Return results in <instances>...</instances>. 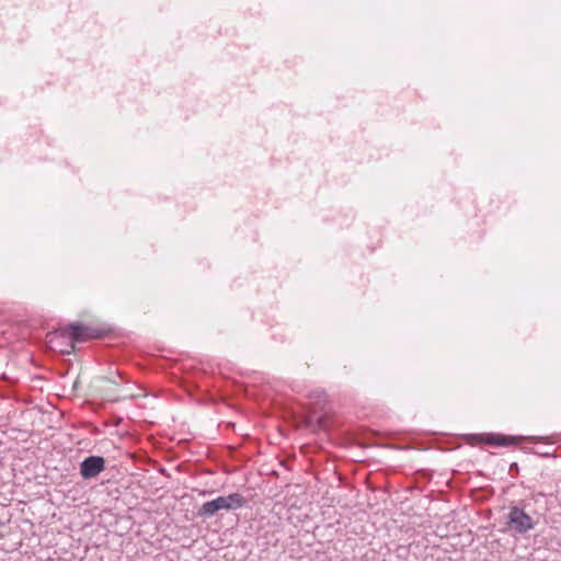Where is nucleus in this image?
I'll list each match as a JSON object with an SVG mask.
<instances>
[{"label": "nucleus", "mask_w": 561, "mask_h": 561, "mask_svg": "<svg viewBox=\"0 0 561 561\" xmlns=\"http://www.w3.org/2000/svg\"><path fill=\"white\" fill-rule=\"evenodd\" d=\"M245 504L247 500L240 493L218 496L213 501L205 502L198 510V516L211 517L220 511H234L243 507Z\"/></svg>", "instance_id": "1"}, {"label": "nucleus", "mask_w": 561, "mask_h": 561, "mask_svg": "<svg viewBox=\"0 0 561 561\" xmlns=\"http://www.w3.org/2000/svg\"><path fill=\"white\" fill-rule=\"evenodd\" d=\"M506 526L511 531L524 535L535 528L536 522L524 508L512 506L506 515Z\"/></svg>", "instance_id": "2"}, {"label": "nucleus", "mask_w": 561, "mask_h": 561, "mask_svg": "<svg viewBox=\"0 0 561 561\" xmlns=\"http://www.w3.org/2000/svg\"><path fill=\"white\" fill-rule=\"evenodd\" d=\"M111 332V329L96 324L72 323V342H85L91 339H102Z\"/></svg>", "instance_id": "3"}, {"label": "nucleus", "mask_w": 561, "mask_h": 561, "mask_svg": "<svg viewBox=\"0 0 561 561\" xmlns=\"http://www.w3.org/2000/svg\"><path fill=\"white\" fill-rule=\"evenodd\" d=\"M45 343L47 347L54 352L68 354L69 351L67 347L70 346V325L48 332L45 337Z\"/></svg>", "instance_id": "4"}, {"label": "nucleus", "mask_w": 561, "mask_h": 561, "mask_svg": "<svg viewBox=\"0 0 561 561\" xmlns=\"http://www.w3.org/2000/svg\"><path fill=\"white\" fill-rule=\"evenodd\" d=\"M105 469V459L101 456H89L80 463V474L84 480L96 478Z\"/></svg>", "instance_id": "5"}, {"label": "nucleus", "mask_w": 561, "mask_h": 561, "mask_svg": "<svg viewBox=\"0 0 561 561\" xmlns=\"http://www.w3.org/2000/svg\"><path fill=\"white\" fill-rule=\"evenodd\" d=\"M483 442L492 446H510L519 442V438L501 434H488L483 437Z\"/></svg>", "instance_id": "6"}, {"label": "nucleus", "mask_w": 561, "mask_h": 561, "mask_svg": "<svg viewBox=\"0 0 561 561\" xmlns=\"http://www.w3.org/2000/svg\"><path fill=\"white\" fill-rule=\"evenodd\" d=\"M316 422V428L325 430L327 428V419L324 416H318L316 413H312L310 416V422Z\"/></svg>", "instance_id": "7"}, {"label": "nucleus", "mask_w": 561, "mask_h": 561, "mask_svg": "<svg viewBox=\"0 0 561 561\" xmlns=\"http://www.w3.org/2000/svg\"><path fill=\"white\" fill-rule=\"evenodd\" d=\"M311 398L317 399V402L325 401V393L323 391H317L313 394H311Z\"/></svg>", "instance_id": "8"}, {"label": "nucleus", "mask_w": 561, "mask_h": 561, "mask_svg": "<svg viewBox=\"0 0 561 561\" xmlns=\"http://www.w3.org/2000/svg\"><path fill=\"white\" fill-rule=\"evenodd\" d=\"M79 382H80V375L78 376L77 380L72 383V390H77Z\"/></svg>", "instance_id": "9"}, {"label": "nucleus", "mask_w": 561, "mask_h": 561, "mask_svg": "<svg viewBox=\"0 0 561 561\" xmlns=\"http://www.w3.org/2000/svg\"><path fill=\"white\" fill-rule=\"evenodd\" d=\"M103 379L106 380V381L113 382V383H117L116 378L104 377Z\"/></svg>", "instance_id": "10"}]
</instances>
